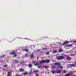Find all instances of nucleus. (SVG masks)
Returning a JSON list of instances; mask_svg holds the SVG:
<instances>
[{"instance_id":"1","label":"nucleus","mask_w":76,"mask_h":76,"mask_svg":"<svg viewBox=\"0 0 76 76\" xmlns=\"http://www.w3.org/2000/svg\"><path fill=\"white\" fill-rule=\"evenodd\" d=\"M10 54L11 55H14L13 56V57H16L18 56V55L16 54V53L15 51H13V52L10 53Z\"/></svg>"},{"instance_id":"2","label":"nucleus","mask_w":76,"mask_h":76,"mask_svg":"<svg viewBox=\"0 0 76 76\" xmlns=\"http://www.w3.org/2000/svg\"><path fill=\"white\" fill-rule=\"evenodd\" d=\"M72 45H66L64 46V48L66 50H69V47H72Z\"/></svg>"},{"instance_id":"3","label":"nucleus","mask_w":76,"mask_h":76,"mask_svg":"<svg viewBox=\"0 0 76 76\" xmlns=\"http://www.w3.org/2000/svg\"><path fill=\"white\" fill-rule=\"evenodd\" d=\"M57 59L58 60H63V59H64V56H59L58 58H57Z\"/></svg>"},{"instance_id":"4","label":"nucleus","mask_w":76,"mask_h":76,"mask_svg":"<svg viewBox=\"0 0 76 76\" xmlns=\"http://www.w3.org/2000/svg\"><path fill=\"white\" fill-rule=\"evenodd\" d=\"M35 58V56H34V53H32L30 56V58L31 59H32L33 58Z\"/></svg>"},{"instance_id":"5","label":"nucleus","mask_w":76,"mask_h":76,"mask_svg":"<svg viewBox=\"0 0 76 76\" xmlns=\"http://www.w3.org/2000/svg\"><path fill=\"white\" fill-rule=\"evenodd\" d=\"M55 65L56 66H57L58 67V66H60V63H58V62H57V63H55Z\"/></svg>"},{"instance_id":"6","label":"nucleus","mask_w":76,"mask_h":76,"mask_svg":"<svg viewBox=\"0 0 76 76\" xmlns=\"http://www.w3.org/2000/svg\"><path fill=\"white\" fill-rule=\"evenodd\" d=\"M66 59L67 60H68L69 61H70V60H72V58H71L70 57L68 56H67L66 57Z\"/></svg>"},{"instance_id":"7","label":"nucleus","mask_w":76,"mask_h":76,"mask_svg":"<svg viewBox=\"0 0 76 76\" xmlns=\"http://www.w3.org/2000/svg\"><path fill=\"white\" fill-rule=\"evenodd\" d=\"M50 62V61L48 59L45 60V63H46L47 64L49 63Z\"/></svg>"},{"instance_id":"8","label":"nucleus","mask_w":76,"mask_h":76,"mask_svg":"<svg viewBox=\"0 0 76 76\" xmlns=\"http://www.w3.org/2000/svg\"><path fill=\"white\" fill-rule=\"evenodd\" d=\"M40 63L41 64L42 63H45V60H42L40 62Z\"/></svg>"},{"instance_id":"9","label":"nucleus","mask_w":76,"mask_h":76,"mask_svg":"<svg viewBox=\"0 0 76 76\" xmlns=\"http://www.w3.org/2000/svg\"><path fill=\"white\" fill-rule=\"evenodd\" d=\"M68 43H69V41H66L63 43L62 45H64V44H68Z\"/></svg>"},{"instance_id":"10","label":"nucleus","mask_w":76,"mask_h":76,"mask_svg":"<svg viewBox=\"0 0 76 76\" xmlns=\"http://www.w3.org/2000/svg\"><path fill=\"white\" fill-rule=\"evenodd\" d=\"M42 50H44V51H47L48 50V48H43L42 49Z\"/></svg>"},{"instance_id":"11","label":"nucleus","mask_w":76,"mask_h":76,"mask_svg":"<svg viewBox=\"0 0 76 76\" xmlns=\"http://www.w3.org/2000/svg\"><path fill=\"white\" fill-rule=\"evenodd\" d=\"M70 67H76V66L75 65V64H71L70 65Z\"/></svg>"},{"instance_id":"12","label":"nucleus","mask_w":76,"mask_h":76,"mask_svg":"<svg viewBox=\"0 0 76 76\" xmlns=\"http://www.w3.org/2000/svg\"><path fill=\"white\" fill-rule=\"evenodd\" d=\"M28 67H29V68H31L32 67V65L31 64H29L28 65Z\"/></svg>"},{"instance_id":"13","label":"nucleus","mask_w":76,"mask_h":76,"mask_svg":"<svg viewBox=\"0 0 76 76\" xmlns=\"http://www.w3.org/2000/svg\"><path fill=\"white\" fill-rule=\"evenodd\" d=\"M20 72H24L25 71V69H20Z\"/></svg>"},{"instance_id":"14","label":"nucleus","mask_w":76,"mask_h":76,"mask_svg":"<svg viewBox=\"0 0 76 76\" xmlns=\"http://www.w3.org/2000/svg\"><path fill=\"white\" fill-rule=\"evenodd\" d=\"M11 75L10 72H8L7 76H12V75Z\"/></svg>"},{"instance_id":"15","label":"nucleus","mask_w":76,"mask_h":76,"mask_svg":"<svg viewBox=\"0 0 76 76\" xmlns=\"http://www.w3.org/2000/svg\"><path fill=\"white\" fill-rule=\"evenodd\" d=\"M61 72L60 70H58L56 71L57 73H61Z\"/></svg>"},{"instance_id":"16","label":"nucleus","mask_w":76,"mask_h":76,"mask_svg":"<svg viewBox=\"0 0 76 76\" xmlns=\"http://www.w3.org/2000/svg\"><path fill=\"white\" fill-rule=\"evenodd\" d=\"M51 72L52 74H55V73H56V71H51Z\"/></svg>"},{"instance_id":"17","label":"nucleus","mask_w":76,"mask_h":76,"mask_svg":"<svg viewBox=\"0 0 76 76\" xmlns=\"http://www.w3.org/2000/svg\"><path fill=\"white\" fill-rule=\"evenodd\" d=\"M24 51H26V52H28L29 51L28 49H24Z\"/></svg>"},{"instance_id":"18","label":"nucleus","mask_w":76,"mask_h":76,"mask_svg":"<svg viewBox=\"0 0 76 76\" xmlns=\"http://www.w3.org/2000/svg\"><path fill=\"white\" fill-rule=\"evenodd\" d=\"M5 56H6L5 55H2V56H1L0 57V58H3V57H5Z\"/></svg>"},{"instance_id":"19","label":"nucleus","mask_w":76,"mask_h":76,"mask_svg":"<svg viewBox=\"0 0 76 76\" xmlns=\"http://www.w3.org/2000/svg\"><path fill=\"white\" fill-rule=\"evenodd\" d=\"M19 61H18V60H15V63H19Z\"/></svg>"},{"instance_id":"20","label":"nucleus","mask_w":76,"mask_h":76,"mask_svg":"<svg viewBox=\"0 0 76 76\" xmlns=\"http://www.w3.org/2000/svg\"><path fill=\"white\" fill-rule=\"evenodd\" d=\"M33 72L34 73H37V72H38V70H37L35 71H34Z\"/></svg>"},{"instance_id":"21","label":"nucleus","mask_w":76,"mask_h":76,"mask_svg":"<svg viewBox=\"0 0 76 76\" xmlns=\"http://www.w3.org/2000/svg\"><path fill=\"white\" fill-rule=\"evenodd\" d=\"M71 75V74H67L65 75L64 76H70Z\"/></svg>"},{"instance_id":"22","label":"nucleus","mask_w":76,"mask_h":76,"mask_svg":"<svg viewBox=\"0 0 76 76\" xmlns=\"http://www.w3.org/2000/svg\"><path fill=\"white\" fill-rule=\"evenodd\" d=\"M44 67L45 69H47V68H48V67H50V66H45Z\"/></svg>"},{"instance_id":"23","label":"nucleus","mask_w":76,"mask_h":76,"mask_svg":"<svg viewBox=\"0 0 76 76\" xmlns=\"http://www.w3.org/2000/svg\"><path fill=\"white\" fill-rule=\"evenodd\" d=\"M53 53H57V50H54L53 51Z\"/></svg>"},{"instance_id":"24","label":"nucleus","mask_w":76,"mask_h":76,"mask_svg":"<svg viewBox=\"0 0 76 76\" xmlns=\"http://www.w3.org/2000/svg\"><path fill=\"white\" fill-rule=\"evenodd\" d=\"M23 75H27V74H28V72H25L24 73H23Z\"/></svg>"},{"instance_id":"25","label":"nucleus","mask_w":76,"mask_h":76,"mask_svg":"<svg viewBox=\"0 0 76 76\" xmlns=\"http://www.w3.org/2000/svg\"><path fill=\"white\" fill-rule=\"evenodd\" d=\"M28 53L26 54L25 55V57H28Z\"/></svg>"},{"instance_id":"26","label":"nucleus","mask_w":76,"mask_h":76,"mask_svg":"<svg viewBox=\"0 0 76 76\" xmlns=\"http://www.w3.org/2000/svg\"><path fill=\"white\" fill-rule=\"evenodd\" d=\"M62 51H63V50H62L59 49V52H61Z\"/></svg>"},{"instance_id":"27","label":"nucleus","mask_w":76,"mask_h":76,"mask_svg":"<svg viewBox=\"0 0 76 76\" xmlns=\"http://www.w3.org/2000/svg\"><path fill=\"white\" fill-rule=\"evenodd\" d=\"M53 69H56V67L55 66H53Z\"/></svg>"},{"instance_id":"28","label":"nucleus","mask_w":76,"mask_h":76,"mask_svg":"<svg viewBox=\"0 0 76 76\" xmlns=\"http://www.w3.org/2000/svg\"><path fill=\"white\" fill-rule=\"evenodd\" d=\"M64 73H66V70H64L63 71Z\"/></svg>"},{"instance_id":"29","label":"nucleus","mask_w":76,"mask_h":76,"mask_svg":"<svg viewBox=\"0 0 76 76\" xmlns=\"http://www.w3.org/2000/svg\"><path fill=\"white\" fill-rule=\"evenodd\" d=\"M38 65H39V64L38 63H36L35 64V66H38Z\"/></svg>"},{"instance_id":"30","label":"nucleus","mask_w":76,"mask_h":76,"mask_svg":"<svg viewBox=\"0 0 76 76\" xmlns=\"http://www.w3.org/2000/svg\"><path fill=\"white\" fill-rule=\"evenodd\" d=\"M24 63H25V62H24V61H23V62H20V64H21Z\"/></svg>"},{"instance_id":"31","label":"nucleus","mask_w":76,"mask_h":76,"mask_svg":"<svg viewBox=\"0 0 76 76\" xmlns=\"http://www.w3.org/2000/svg\"><path fill=\"white\" fill-rule=\"evenodd\" d=\"M46 55H49L50 54V53L49 52H48L46 53Z\"/></svg>"},{"instance_id":"32","label":"nucleus","mask_w":76,"mask_h":76,"mask_svg":"<svg viewBox=\"0 0 76 76\" xmlns=\"http://www.w3.org/2000/svg\"><path fill=\"white\" fill-rule=\"evenodd\" d=\"M59 66V67H60V68L61 69V68L63 67V66H60V65Z\"/></svg>"},{"instance_id":"33","label":"nucleus","mask_w":76,"mask_h":76,"mask_svg":"<svg viewBox=\"0 0 76 76\" xmlns=\"http://www.w3.org/2000/svg\"><path fill=\"white\" fill-rule=\"evenodd\" d=\"M20 76V75H19V74H17L16 75V76Z\"/></svg>"},{"instance_id":"34","label":"nucleus","mask_w":76,"mask_h":76,"mask_svg":"<svg viewBox=\"0 0 76 76\" xmlns=\"http://www.w3.org/2000/svg\"><path fill=\"white\" fill-rule=\"evenodd\" d=\"M38 68H39L40 67H41V66H38Z\"/></svg>"},{"instance_id":"35","label":"nucleus","mask_w":76,"mask_h":76,"mask_svg":"<svg viewBox=\"0 0 76 76\" xmlns=\"http://www.w3.org/2000/svg\"><path fill=\"white\" fill-rule=\"evenodd\" d=\"M70 56H73L74 55L73 54H70Z\"/></svg>"},{"instance_id":"36","label":"nucleus","mask_w":76,"mask_h":76,"mask_svg":"<svg viewBox=\"0 0 76 76\" xmlns=\"http://www.w3.org/2000/svg\"><path fill=\"white\" fill-rule=\"evenodd\" d=\"M7 65H4L3 66V67H7Z\"/></svg>"},{"instance_id":"37","label":"nucleus","mask_w":76,"mask_h":76,"mask_svg":"<svg viewBox=\"0 0 76 76\" xmlns=\"http://www.w3.org/2000/svg\"><path fill=\"white\" fill-rule=\"evenodd\" d=\"M40 51V49H38V50H37V51L38 52H39V51Z\"/></svg>"},{"instance_id":"38","label":"nucleus","mask_w":76,"mask_h":76,"mask_svg":"<svg viewBox=\"0 0 76 76\" xmlns=\"http://www.w3.org/2000/svg\"><path fill=\"white\" fill-rule=\"evenodd\" d=\"M73 43H76V41H73Z\"/></svg>"},{"instance_id":"39","label":"nucleus","mask_w":76,"mask_h":76,"mask_svg":"<svg viewBox=\"0 0 76 76\" xmlns=\"http://www.w3.org/2000/svg\"><path fill=\"white\" fill-rule=\"evenodd\" d=\"M32 62H33V63H35V61H33Z\"/></svg>"},{"instance_id":"40","label":"nucleus","mask_w":76,"mask_h":76,"mask_svg":"<svg viewBox=\"0 0 76 76\" xmlns=\"http://www.w3.org/2000/svg\"><path fill=\"white\" fill-rule=\"evenodd\" d=\"M37 60H38V59L39 58V57H37Z\"/></svg>"},{"instance_id":"41","label":"nucleus","mask_w":76,"mask_h":76,"mask_svg":"<svg viewBox=\"0 0 76 76\" xmlns=\"http://www.w3.org/2000/svg\"><path fill=\"white\" fill-rule=\"evenodd\" d=\"M75 65H76V60L75 63Z\"/></svg>"},{"instance_id":"42","label":"nucleus","mask_w":76,"mask_h":76,"mask_svg":"<svg viewBox=\"0 0 76 76\" xmlns=\"http://www.w3.org/2000/svg\"><path fill=\"white\" fill-rule=\"evenodd\" d=\"M36 76H39V75H37Z\"/></svg>"},{"instance_id":"43","label":"nucleus","mask_w":76,"mask_h":76,"mask_svg":"<svg viewBox=\"0 0 76 76\" xmlns=\"http://www.w3.org/2000/svg\"><path fill=\"white\" fill-rule=\"evenodd\" d=\"M43 53V52H42V51L41 52V53Z\"/></svg>"},{"instance_id":"44","label":"nucleus","mask_w":76,"mask_h":76,"mask_svg":"<svg viewBox=\"0 0 76 76\" xmlns=\"http://www.w3.org/2000/svg\"><path fill=\"white\" fill-rule=\"evenodd\" d=\"M73 76H76V75H73Z\"/></svg>"},{"instance_id":"45","label":"nucleus","mask_w":76,"mask_h":76,"mask_svg":"<svg viewBox=\"0 0 76 76\" xmlns=\"http://www.w3.org/2000/svg\"><path fill=\"white\" fill-rule=\"evenodd\" d=\"M59 44H60V43H59Z\"/></svg>"},{"instance_id":"46","label":"nucleus","mask_w":76,"mask_h":76,"mask_svg":"<svg viewBox=\"0 0 76 76\" xmlns=\"http://www.w3.org/2000/svg\"><path fill=\"white\" fill-rule=\"evenodd\" d=\"M11 71L12 72V70H11Z\"/></svg>"}]
</instances>
